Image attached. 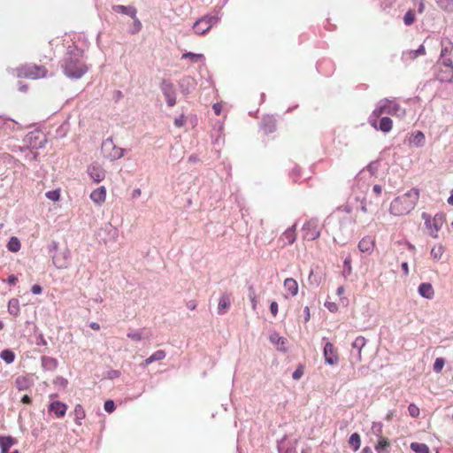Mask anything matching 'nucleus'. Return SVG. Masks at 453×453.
Here are the masks:
<instances>
[{"instance_id":"dca6fc26","label":"nucleus","mask_w":453,"mask_h":453,"mask_svg":"<svg viewBox=\"0 0 453 453\" xmlns=\"http://www.w3.org/2000/svg\"><path fill=\"white\" fill-rule=\"evenodd\" d=\"M374 247V241L370 236L362 238L358 242V250L363 253H370Z\"/></svg>"},{"instance_id":"4468645a","label":"nucleus","mask_w":453,"mask_h":453,"mask_svg":"<svg viewBox=\"0 0 453 453\" xmlns=\"http://www.w3.org/2000/svg\"><path fill=\"white\" fill-rule=\"evenodd\" d=\"M393 127L392 119L389 117L376 118L375 127L376 130H380L383 133H388Z\"/></svg>"},{"instance_id":"09e8293b","label":"nucleus","mask_w":453,"mask_h":453,"mask_svg":"<svg viewBox=\"0 0 453 453\" xmlns=\"http://www.w3.org/2000/svg\"><path fill=\"white\" fill-rule=\"evenodd\" d=\"M382 427L383 425L380 422H373L372 426V434L377 436L379 439L382 437Z\"/></svg>"},{"instance_id":"3c124183","label":"nucleus","mask_w":453,"mask_h":453,"mask_svg":"<svg viewBox=\"0 0 453 453\" xmlns=\"http://www.w3.org/2000/svg\"><path fill=\"white\" fill-rule=\"evenodd\" d=\"M270 341L272 343L275 345H284L285 344V339L281 336H280L278 334L274 333L270 335Z\"/></svg>"},{"instance_id":"603ef678","label":"nucleus","mask_w":453,"mask_h":453,"mask_svg":"<svg viewBox=\"0 0 453 453\" xmlns=\"http://www.w3.org/2000/svg\"><path fill=\"white\" fill-rule=\"evenodd\" d=\"M444 365H445V360H444V358H442V357H437V358L435 359L434 363V367H433V369H434V371L435 372H440L442 370V368H443Z\"/></svg>"},{"instance_id":"0eeeda50","label":"nucleus","mask_w":453,"mask_h":453,"mask_svg":"<svg viewBox=\"0 0 453 453\" xmlns=\"http://www.w3.org/2000/svg\"><path fill=\"white\" fill-rule=\"evenodd\" d=\"M102 150L105 157L111 160H116L124 156V149L117 147L111 138L106 139L102 144Z\"/></svg>"},{"instance_id":"69168bd1","label":"nucleus","mask_w":453,"mask_h":453,"mask_svg":"<svg viewBox=\"0 0 453 453\" xmlns=\"http://www.w3.org/2000/svg\"><path fill=\"white\" fill-rule=\"evenodd\" d=\"M270 311L275 317L278 313V303L276 302H272L270 304Z\"/></svg>"},{"instance_id":"de8ad7c7","label":"nucleus","mask_w":453,"mask_h":453,"mask_svg":"<svg viewBox=\"0 0 453 453\" xmlns=\"http://www.w3.org/2000/svg\"><path fill=\"white\" fill-rule=\"evenodd\" d=\"M444 252V247L442 245L434 246L431 250V256L434 259H440Z\"/></svg>"},{"instance_id":"7ed1b4c3","label":"nucleus","mask_w":453,"mask_h":453,"mask_svg":"<svg viewBox=\"0 0 453 453\" xmlns=\"http://www.w3.org/2000/svg\"><path fill=\"white\" fill-rule=\"evenodd\" d=\"M383 114L403 118L405 116L406 111L397 103L396 99L383 98L376 104L368 118V123L372 127H375L376 118H380Z\"/></svg>"},{"instance_id":"cd10ccee","label":"nucleus","mask_w":453,"mask_h":453,"mask_svg":"<svg viewBox=\"0 0 453 453\" xmlns=\"http://www.w3.org/2000/svg\"><path fill=\"white\" fill-rule=\"evenodd\" d=\"M390 443L385 437H380L378 443L375 445L377 453H389Z\"/></svg>"},{"instance_id":"0e129e2a","label":"nucleus","mask_w":453,"mask_h":453,"mask_svg":"<svg viewBox=\"0 0 453 453\" xmlns=\"http://www.w3.org/2000/svg\"><path fill=\"white\" fill-rule=\"evenodd\" d=\"M31 292L34 295H40L42 292V288L40 285L35 284L31 288Z\"/></svg>"},{"instance_id":"f3484780","label":"nucleus","mask_w":453,"mask_h":453,"mask_svg":"<svg viewBox=\"0 0 453 453\" xmlns=\"http://www.w3.org/2000/svg\"><path fill=\"white\" fill-rule=\"evenodd\" d=\"M90 198L94 203L97 204H101L102 203H104L106 198L105 188L104 186H101L100 188L92 191V193L90 194Z\"/></svg>"},{"instance_id":"412c9836","label":"nucleus","mask_w":453,"mask_h":453,"mask_svg":"<svg viewBox=\"0 0 453 453\" xmlns=\"http://www.w3.org/2000/svg\"><path fill=\"white\" fill-rule=\"evenodd\" d=\"M16 125L17 122L14 119L0 115V129L4 131L5 133L13 131Z\"/></svg>"},{"instance_id":"4be33fe9","label":"nucleus","mask_w":453,"mask_h":453,"mask_svg":"<svg viewBox=\"0 0 453 453\" xmlns=\"http://www.w3.org/2000/svg\"><path fill=\"white\" fill-rule=\"evenodd\" d=\"M112 10L115 12L127 15L133 19H134L136 16V9L134 6H125V5L118 4V5H113Z\"/></svg>"},{"instance_id":"f257e3e1","label":"nucleus","mask_w":453,"mask_h":453,"mask_svg":"<svg viewBox=\"0 0 453 453\" xmlns=\"http://www.w3.org/2000/svg\"><path fill=\"white\" fill-rule=\"evenodd\" d=\"M64 73L71 79H80L88 71L83 60V50L77 48H70L63 60Z\"/></svg>"},{"instance_id":"2eb2a0df","label":"nucleus","mask_w":453,"mask_h":453,"mask_svg":"<svg viewBox=\"0 0 453 453\" xmlns=\"http://www.w3.org/2000/svg\"><path fill=\"white\" fill-rule=\"evenodd\" d=\"M231 305L230 295L224 293L220 296L218 304V313L222 315L226 312Z\"/></svg>"},{"instance_id":"864d4df0","label":"nucleus","mask_w":453,"mask_h":453,"mask_svg":"<svg viewBox=\"0 0 453 453\" xmlns=\"http://www.w3.org/2000/svg\"><path fill=\"white\" fill-rule=\"evenodd\" d=\"M76 420H81L85 418V411L81 404H77L74 409Z\"/></svg>"},{"instance_id":"774afa93","label":"nucleus","mask_w":453,"mask_h":453,"mask_svg":"<svg viewBox=\"0 0 453 453\" xmlns=\"http://www.w3.org/2000/svg\"><path fill=\"white\" fill-rule=\"evenodd\" d=\"M18 280V278L15 276V275H10L7 279V281L10 285H14L16 284Z\"/></svg>"},{"instance_id":"423d86ee","label":"nucleus","mask_w":453,"mask_h":453,"mask_svg":"<svg viewBox=\"0 0 453 453\" xmlns=\"http://www.w3.org/2000/svg\"><path fill=\"white\" fill-rule=\"evenodd\" d=\"M166 104L169 107H173L177 102L176 89L173 82L168 80H163L159 85Z\"/></svg>"},{"instance_id":"a211bd4d","label":"nucleus","mask_w":453,"mask_h":453,"mask_svg":"<svg viewBox=\"0 0 453 453\" xmlns=\"http://www.w3.org/2000/svg\"><path fill=\"white\" fill-rule=\"evenodd\" d=\"M49 409L55 413L57 418L64 417L66 412V405L59 401L51 403Z\"/></svg>"},{"instance_id":"473e14b6","label":"nucleus","mask_w":453,"mask_h":453,"mask_svg":"<svg viewBox=\"0 0 453 453\" xmlns=\"http://www.w3.org/2000/svg\"><path fill=\"white\" fill-rule=\"evenodd\" d=\"M349 444L354 451L358 450L361 446L360 435L357 433L352 434L349 439Z\"/></svg>"},{"instance_id":"49530a36","label":"nucleus","mask_w":453,"mask_h":453,"mask_svg":"<svg viewBox=\"0 0 453 453\" xmlns=\"http://www.w3.org/2000/svg\"><path fill=\"white\" fill-rule=\"evenodd\" d=\"M202 19H205L204 21L210 28L215 26L220 19L219 16L215 15H204Z\"/></svg>"},{"instance_id":"39448f33","label":"nucleus","mask_w":453,"mask_h":453,"mask_svg":"<svg viewBox=\"0 0 453 453\" xmlns=\"http://www.w3.org/2000/svg\"><path fill=\"white\" fill-rule=\"evenodd\" d=\"M422 219L425 220L426 226L430 230V234L434 238L438 237V231L441 228L444 221L445 216L443 213H437L434 215L433 219H431L430 215L426 212L422 213Z\"/></svg>"},{"instance_id":"aec40b11","label":"nucleus","mask_w":453,"mask_h":453,"mask_svg":"<svg viewBox=\"0 0 453 453\" xmlns=\"http://www.w3.org/2000/svg\"><path fill=\"white\" fill-rule=\"evenodd\" d=\"M418 294L426 299H432L434 296L433 286L430 283H421L418 288Z\"/></svg>"},{"instance_id":"72a5a7b5","label":"nucleus","mask_w":453,"mask_h":453,"mask_svg":"<svg viewBox=\"0 0 453 453\" xmlns=\"http://www.w3.org/2000/svg\"><path fill=\"white\" fill-rule=\"evenodd\" d=\"M452 50H453V43L450 40L442 41L440 57L449 56L451 53Z\"/></svg>"},{"instance_id":"ea45409f","label":"nucleus","mask_w":453,"mask_h":453,"mask_svg":"<svg viewBox=\"0 0 453 453\" xmlns=\"http://www.w3.org/2000/svg\"><path fill=\"white\" fill-rule=\"evenodd\" d=\"M425 142V135L421 131H418L411 140V143H413L417 147H422Z\"/></svg>"},{"instance_id":"7c9ffc66","label":"nucleus","mask_w":453,"mask_h":453,"mask_svg":"<svg viewBox=\"0 0 453 453\" xmlns=\"http://www.w3.org/2000/svg\"><path fill=\"white\" fill-rule=\"evenodd\" d=\"M165 357V352L164 350H157L150 357L145 359L144 363L146 365L152 364L156 361L163 360Z\"/></svg>"},{"instance_id":"f03ea898","label":"nucleus","mask_w":453,"mask_h":453,"mask_svg":"<svg viewBox=\"0 0 453 453\" xmlns=\"http://www.w3.org/2000/svg\"><path fill=\"white\" fill-rule=\"evenodd\" d=\"M418 198L419 190L418 188H411L391 202L389 211L394 216L406 215L415 208Z\"/></svg>"},{"instance_id":"338daca9","label":"nucleus","mask_w":453,"mask_h":453,"mask_svg":"<svg viewBox=\"0 0 453 453\" xmlns=\"http://www.w3.org/2000/svg\"><path fill=\"white\" fill-rule=\"evenodd\" d=\"M418 55V57L424 56L426 54V49L423 44L419 45L417 50H414Z\"/></svg>"},{"instance_id":"4c0bfd02","label":"nucleus","mask_w":453,"mask_h":453,"mask_svg":"<svg viewBox=\"0 0 453 453\" xmlns=\"http://www.w3.org/2000/svg\"><path fill=\"white\" fill-rule=\"evenodd\" d=\"M411 449L415 453H430L428 446L425 443L412 442L411 444Z\"/></svg>"},{"instance_id":"e433bc0d","label":"nucleus","mask_w":453,"mask_h":453,"mask_svg":"<svg viewBox=\"0 0 453 453\" xmlns=\"http://www.w3.org/2000/svg\"><path fill=\"white\" fill-rule=\"evenodd\" d=\"M438 6L447 12H453V0H435Z\"/></svg>"},{"instance_id":"2f4dec72","label":"nucleus","mask_w":453,"mask_h":453,"mask_svg":"<svg viewBox=\"0 0 453 453\" xmlns=\"http://www.w3.org/2000/svg\"><path fill=\"white\" fill-rule=\"evenodd\" d=\"M0 357L6 364H12L15 360V353L9 349H5L0 352Z\"/></svg>"},{"instance_id":"58836bf2","label":"nucleus","mask_w":453,"mask_h":453,"mask_svg":"<svg viewBox=\"0 0 453 453\" xmlns=\"http://www.w3.org/2000/svg\"><path fill=\"white\" fill-rule=\"evenodd\" d=\"M20 242L17 237H11L8 243L7 248L12 252H17L20 250Z\"/></svg>"},{"instance_id":"e2e57ef3","label":"nucleus","mask_w":453,"mask_h":453,"mask_svg":"<svg viewBox=\"0 0 453 453\" xmlns=\"http://www.w3.org/2000/svg\"><path fill=\"white\" fill-rule=\"evenodd\" d=\"M303 374V372L301 368H297L292 374V378L296 380H299Z\"/></svg>"},{"instance_id":"680f3d73","label":"nucleus","mask_w":453,"mask_h":453,"mask_svg":"<svg viewBox=\"0 0 453 453\" xmlns=\"http://www.w3.org/2000/svg\"><path fill=\"white\" fill-rule=\"evenodd\" d=\"M325 306L332 312L336 311L338 309L337 304L335 303L326 302Z\"/></svg>"},{"instance_id":"a878e982","label":"nucleus","mask_w":453,"mask_h":453,"mask_svg":"<svg viewBox=\"0 0 453 453\" xmlns=\"http://www.w3.org/2000/svg\"><path fill=\"white\" fill-rule=\"evenodd\" d=\"M354 224V220L349 216H345L344 218L340 219V230L343 234H349L351 232V226Z\"/></svg>"},{"instance_id":"ddd939ff","label":"nucleus","mask_w":453,"mask_h":453,"mask_svg":"<svg viewBox=\"0 0 453 453\" xmlns=\"http://www.w3.org/2000/svg\"><path fill=\"white\" fill-rule=\"evenodd\" d=\"M179 87L182 94L188 95L196 88V81L191 76H184L180 80Z\"/></svg>"},{"instance_id":"c756f323","label":"nucleus","mask_w":453,"mask_h":453,"mask_svg":"<svg viewBox=\"0 0 453 453\" xmlns=\"http://www.w3.org/2000/svg\"><path fill=\"white\" fill-rule=\"evenodd\" d=\"M15 385L19 391H24L31 386V382L28 378L25 376H19L15 380Z\"/></svg>"},{"instance_id":"6ab92c4d","label":"nucleus","mask_w":453,"mask_h":453,"mask_svg":"<svg viewBox=\"0 0 453 453\" xmlns=\"http://www.w3.org/2000/svg\"><path fill=\"white\" fill-rule=\"evenodd\" d=\"M296 224H294L282 234L280 239L285 242L284 244H292L295 242L296 239Z\"/></svg>"},{"instance_id":"a19ab883","label":"nucleus","mask_w":453,"mask_h":453,"mask_svg":"<svg viewBox=\"0 0 453 453\" xmlns=\"http://www.w3.org/2000/svg\"><path fill=\"white\" fill-rule=\"evenodd\" d=\"M352 267H351V257L349 255L343 261V270L342 275L344 278L349 277L351 274Z\"/></svg>"},{"instance_id":"9d476101","label":"nucleus","mask_w":453,"mask_h":453,"mask_svg":"<svg viewBox=\"0 0 453 453\" xmlns=\"http://www.w3.org/2000/svg\"><path fill=\"white\" fill-rule=\"evenodd\" d=\"M366 344V339L364 336H358L352 342L351 357L356 362H360L362 359L361 351Z\"/></svg>"},{"instance_id":"4d7b16f0","label":"nucleus","mask_w":453,"mask_h":453,"mask_svg":"<svg viewBox=\"0 0 453 453\" xmlns=\"http://www.w3.org/2000/svg\"><path fill=\"white\" fill-rule=\"evenodd\" d=\"M412 2L418 7V13H423L425 11V0H412Z\"/></svg>"},{"instance_id":"6e6552de","label":"nucleus","mask_w":453,"mask_h":453,"mask_svg":"<svg viewBox=\"0 0 453 453\" xmlns=\"http://www.w3.org/2000/svg\"><path fill=\"white\" fill-rule=\"evenodd\" d=\"M303 238L308 241H314L320 236L319 227V220L311 219L308 220L303 226Z\"/></svg>"},{"instance_id":"6e6d98bb","label":"nucleus","mask_w":453,"mask_h":453,"mask_svg":"<svg viewBox=\"0 0 453 453\" xmlns=\"http://www.w3.org/2000/svg\"><path fill=\"white\" fill-rule=\"evenodd\" d=\"M408 411H409L410 416H411L413 418H416L419 415V409L414 403H411L408 406Z\"/></svg>"},{"instance_id":"37998d69","label":"nucleus","mask_w":453,"mask_h":453,"mask_svg":"<svg viewBox=\"0 0 453 453\" xmlns=\"http://www.w3.org/2000/svg\"><path fill=\"white\" fill-rule=\"evenodd\" d=\"M182 58H188L193 63L200 62L204 59V57L203 54H196L193 52H187L182 55Z\"/></svg>"},{"instance_id":"79ce46f5","label":"nucleus","mask_w":453,"mask_h":453,"mask_svg":"<svg viewBox=\"0 0 453 453\" xmlns=\"http://www.w3.org/2000/svg\"><path fill=\"white\" fill-rule=\"evenodd\" d=\"M418 57L416 51L414 50H408L403 52L402 54V60L404 63H407L409 61H412L416 59Z\"/></svg>"},{"instance_id":"5701e85b","label":"nucleus","mask_w":453,"mask_h":453,"mask_svg":"<svg viewBox=\"0 0 453 453\" xmlns=\"http://www.w3.org/2000/svg\"><path fill=\"white\" fill-rule=\"evenodd\" d=\"M42 366L46 371H54L58 367V360L51 357H42Z\"/></svg>"},{"instance_id":"8fccbe9b","label":"nucleus","mask_w":453,"mask_h":453,"mask_svg":"<svg viewBox=\"0 0 453 453\" xmlns=\"http://www.w3.org/2000/svg\"><path fill=\"white\" fill-rule=\"evenodd\" d=\"M414 20H415V14H414L413 11H411V10L408 11L403 16V23L406 26H411L413 24Z\"/></svg>"},{"instance_id":"c03bdc74","label":"nucleus","mask_w":453,"mask_h":453,"mask_svg":"<svg viewBox=\"0 0 453 453\" xmlns=\"http://www.w3.org/2000/svg\"><path fill=\"white\" fill-rule=\"evenodd\" d=\"M127 337L134 342H140L144 338L143 330H132L127 333Z\"/></svg>"},{"instance_id":"f704fd0d","label":"nucleus","mask_w":453,"mask_h":453,"mask_svg":"<svg viewBox=\"0 0 453 453\" xmlns=\"http://www.w3.org/2000/svg\"><path fill=\"white\" fill-rule=\"evenodd\" d=\"M8 311L13 316H17L19 312V303L16 298H12L8 303Z\"/></svg>"},{"instance_id":"bb28decb","label":"nucleus","mask_w":453,"mask_h":453,"mask_svg":"<svg viewBox=\"0 0 453 453\" xmlns=\"http://www.w3.org/2000/svg\"><path fill=\"white\" fill-rule=\"evenodd\" d=\"M284 288L293 296H296L298 293V284L293 278H287L284 280Z\"/></svg>"},{"instance_id":"20e7f679","label":"nucleus","mask_w":453,"mask_h":453,"mask_svg":"<svg viewBox=\"0 0 453 453\" xmlns=\"http://www.w3.org/2000/svg\"><path fill=\"white\" fill-rule=\"evenodd\" d=\"M8 72L12 73L16 72V75L19 78L24 77L33 80L44 78L47 74V70L44 66L29 64L22 65L17 69H8Z\"/></svg>"},{"instance_id":"a18cd8bd","label":"nucleus","mask_w":453,"mask_h":453,"mask_svg":"<svg viewBox=\"0 0 453 453\" xmlns=\"http://www.w3.org/2000/svg\"><path fill=\"white\" fill-rule=\"evenodd\" d=\"M437 65H442L445 68L453 70L452 59L448 57H440L437 61Z\"/></svg>"},{"instance_id":"393cba45","label":"nucleus","mask_w":453,"mask_h":453,"mask_svg":"<svg viewBox=\"0 0 453 453\" xmlns=\"http://www.w3.org/2000/svg\"><path fill=\"white\" fill-rule=\"evenodd\" d=\"M204 20L205 19L200 18L194 23L193 29L196 35H204L210 31L211 28L207 26Z\"/></svg>"},{"instance_id":"1a4fd4ad","label":"nucleus","mask_w":453,"mask_h":453,"mask_svg":"<svg viewBox=\"0 0 453 453\" xmlns=\"http://www.w3.org/2000/svg\"><path fill=\"white\" fill-rule=\"evenodd\" d=\"M70 257V250L68 249H65L64 250L56 253L52 257V262L57 268L65 269L69 266Z\"/></svg>"},{"instance_id":"b1692460","label":"nucleus","mask_w":453,"mask_h":453,"mask_svg":"<svg viewBox=\"0 0 453 453\" xmlns=\"http://www.w3.org/2000/svg\"><path fill=\"white\" fill-rule=\"evenodd\" d=\"M436 79L441 82H450L453 79V70L445 68L440 69L436 74Z\"/></svg>"},{"instance_id":"052dcab7","label":"nucleus","mask_w":453,"mask_h":453,"mask_svg":"<svg viewBox=\"0 0 453 453\" xmlns=\"http://www.w3.org/2000/svg\"><path fill=\"white\" fill-rule=\"evenodd\" d=\"M186 122V118L183 114H181L179 118L174 119V125L177 127H181Z\"/></svg>"},{"instance_id":"5fc2aeb1","label":"nucleus","mask_w":453,"mask_h":453,"mask_svg":"<svg viewBox=\"0 0 453 453\" xmlns=\"http://www.w3.org/2000/svg\"><path fill=\"white\" fill-rule=\"evenodd\" d=\"M104 411L108 413H111L114 411L116 406H115V403L112 401V400H106L104 402Z\"/></svg>"},{"instance_id":"bf43d9fd","label":"nucleus","mask_w":453,"mask_h":453,"mask_svg":"<svg viewBox=\"0 0 453 453\" xmlns=\"http://www.w3.org/2000/svg\"><path fill=\"white\" fill-rule=\"evenodd\" d=\"M54 384L65 388L67 385V380L65 378L58 376L54 380Z\"/></svg>"},{"instance_id":"c9c22d12","label":"nucleus","mask_w":453,"mask_h":453,"mask_svg":"<svg viewBox=\"0 0 453 453\" xmlns=\"http://www.w3.org/2000/svg\"><path fill=\"white\" fill-rule=\"evenodd\" d=\"M263 129L266 134L273 133L276 129L274 119L268 118L263 120Z\"/></svg>"},{"instance_id":"f8f14e48","label":"nucleus","mask_w":453,"mask_h":453,"mask_svg":"<svg viewBox=\"0 0 453 453\" xmlns=\"http://www.w3.org/2000/svg\"><path fill=\"white\" fill-rule=\"evenodd\" d=\"M88 173L95 182H100L105 177L104 170L97 164L89 165L88 167Z\"/></svg>"},{"instance_id":"c85d7f7f","label":"nucleus","mask_w":453,"mask_h":453,"mask_svg":"<svg viewBox=\"0 0 453 453\" xmlns=\"http://www.w3.org/2000/svg\"><path fill=\"white\" fill-rule=\"evenodd\" d=\"M14 444V440L11 436H0L1 453H6Z\"/></svg>"},{"instance_id":"9b49d317","label":"nucleus","mask_w":453,"mask_h":453,"mask_svg":"<svg viewBox=\"0 0 453 453\" xmlns=\"http://www.w3.org/2000/svg\"><path fill=\"white\" fill-rule=\"evenodd\" d=\"M323 355L325 362L330 365H337L339 362L338 356L334 350V345L331 342H326L324 346Z\"/></svg>"},{"instance_id":"13d9d810","label":"nucleus","mask_w":453,"mask_h":453,"mask_svg":"<svg viewBox=\"0 0 453 453\" xmlns=\"http://www.w3.org/2000/svg\"><path fill=\"white\" fill-rule=\"evenodd\" d=\"M47 198L52 201H58L59 199V192L58 190H52L46 193Z\"/></svg>"}]
</instances>
